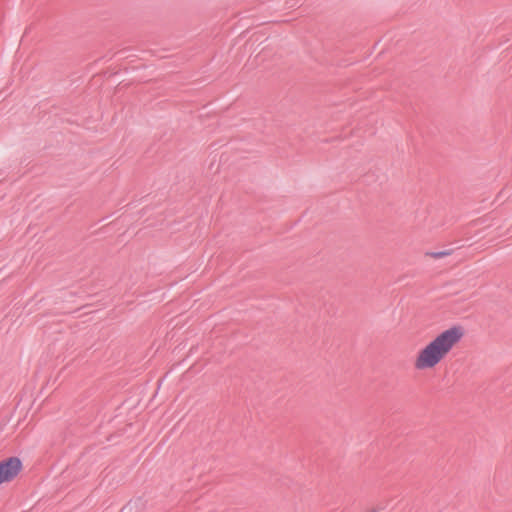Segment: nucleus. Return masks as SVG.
I'll use <instances>...</instances> for the list:
<instances>
[{"mask_svg": "<svg viewBox=\"0 0 512 512\" xmlns=\"http://www.w3.org/2000/svg\"><path fill=\"white\" fill-rule=\"evenodd\" d=\"M464 336V329L455 325L441 332L435 339L420 350L415 360L418 370L435 367Z\"/></svg>", "mask_w": 512, "mask_h": 512, "instance_id": "f257e3e1", "label": "nucleus"}, {"mask_svg": "<svg viewBox=\"0 0 512 512\" xmlns=\"http://www.w3.org/2000/svg\"><path fill=\"white\" fill-rule=\"evenodd\" d=\"M22 462L18 457H9L0 461V485L13 480L21 471Z\"/></svg>", "mask_w": 512, "mask_h": 512, "instance_id": "f03ea898", "label": "nucleus"}, {"mask_svg": "<svg viewBox=\"0 0 512 512\" xmlns=\"http://www.w3.org/2000/svg\"><path fill=\"white\" fill-rule=\"evenodd\" d=\"M452 253V250H442L437 252H428L427 255L433 257V258H443L445 256H448Z\"/></svg>", "mask_w": 512, "mask_h": 512, "instance_id": "7ed1b4c3", "label": "nucleus"}, {"mask_svg": "<svg viewBox=\"0 0 512 512\" xmlns=\"http://www.w3.org/2000/svg\"><path fill=\"white\" fill-rule=\"evenodd\" d=\"M383 509L384 508L382 506H377L376 508H373V509L369 510L368 512H380Z\"/></svg>", "mask_w": 512, "mask_h": 512, "instance_id": "20e7f679", "label": "nucleus"}]
</instances>
